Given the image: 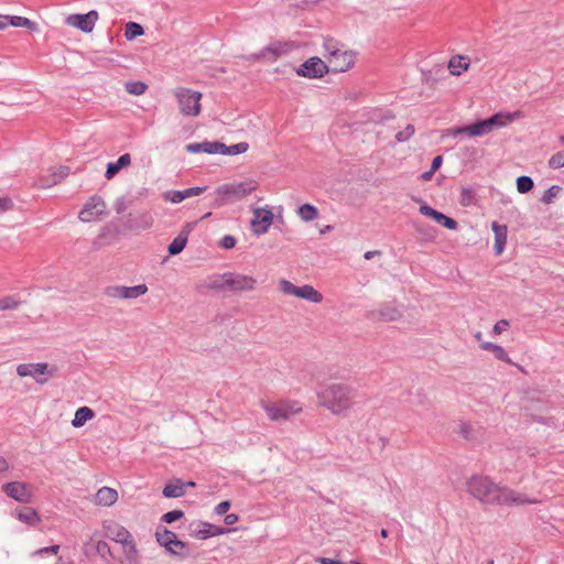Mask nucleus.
Here are the masks:
<instances>
[{
    "instance_id": "34",
    "label": "nucleus",
    "mask_w": 564,
    "mask_h": 564,
    "mask_svg": "<svg viewBox=\"0 0 564 564\" xmlns=\"http://www.w3.org/2000/svg\"><path fill=\"white\" fill-rule=\"evenodd\" d=\"M218 148L219 151H217V154L238 155L246 153L249 149V144L247 142H239L228 147L221 142H218Z\"/></svg>"
},
{
    "instance_id": "41",
    "label": "nucleus",
    "mask_w": 564,
    "mask_h": 564,
    "mask_svg": "<svg viewBox=\"0 0 564 564\" xmlns=\"http://www.w3.org/2000/svg\"><path fill=\"white\" fill-rule=\"evenodd\" d=\"M562 188L557 185H553L551 186L547 191L544 192L543 196H542V202L544 204H551L553 202V199L555 197L558 196V194L561 193Z\"/></svg>"
},
{
    "instance_id": "62",
    "label": "nucleus",
    "mask_w": 564,
    "mask_h": 564,
    "mask_svg": "<svg viewBox=\"0 0 564 564\" xmlns=\"http://www.w3.org/2000/svg\"><path fill=\"white\" fill-rule=\"evenodd\" d=\"M376 254H380V251H368L365 253V258L369 260Z\"/></svg>"
},
{
    "instance_id": "60",
    "label": "nucleus",
    "mask_w": 564,
    "mask_h": 564,
    "mask_svg": "<svg viewBox=\"0 0 564 564\" xmlns=\"http://www.w3.org/2000/svg\"><path fill=\"white\" fill-rule=\"evenodd\" d=\"M9 469V465L7 460L2 457H0V471H6Z\"/></svg>"
},
{
    "instance_id": "5",
    "label": "nucleus",
    "mask_w": 564,
    "mask_h": 564,
    "mask_svg": "<svg viewBox=\"0 0 564 564\" xmlns=\"http://www.w3.org/2000/svg\"><path fill=\"white\" fill-rule=\"evenodd\" d=\"M261 408L271 421H286L300 414L303 411L302 405L297 401L280 400L276 402L262 400Z\"/></svg>"
},
{
    "instance_id": "15",
    "label": "nucleus",
    "mask_w": 564,
    "mask_h": 564,
    "mask_svg": "<svg viewBox=\"0 0 564 564\" xmlns=\"http://www.w3.org/2000/svg\"><path fill=\"white\" fill-rule=\"evenodd\" d=\"M99 19V13L91 10L85 14H70L66 18V24L85 33H90Z\"/></svg>"
},
{
    "instance_id": "12",
    "label": "nucleus",
    "mask_w": 564,
    "mask_h": 564,
    "mask_svg": "<svg viewBox=\"0 0 564 564\" xmlns=\"http://www.w3.org/2000/svg\"><path fill=\"white\" fill-rule=\"evenodd\" d=\"M107 214V205L101 196L94 195L89 197L78 214V218L84 223H94L101 219Z\"/></svg>"
},
{
    "instance_id": "29",
    "label": "nucleus",
    "mask_w": 564,
    "mask_h": 564,
    "mask_svg": "<svg viewBox=\"0 0 564 564\" xmlns=\"http://www.w3.org/2000/svg\"><path fill=\"white\" fill-rule=\"evenodd\" d=\"M165 498H181L186 494L185 482L175 479L173 482L166 484L162 490Z\"/></svg>"
},
{
    "instance_id": "32",
    "label": "nucleus",
    "mask_w": 564,
    "mask_h": 564,
    "mask_svg": "<svg viewBox=\"0 0 564 564\" xmlns=\"http://www.w3.org/2000/svg\"><path fill=\"white\" fill-rule=\"evenodd\" d=\"M229 531L230 530L224 529L221 527H217L212 523L204 522V523H202V529H199L196 532V536L198 539L205 540L210 536H217V535L225 534L226 532H229Z\"/></svg>"
},
{
    "instance_id": "49",
    "label": "nucleus",
    "mask_w": 564,
    "mask_h": 564,
    "mask_svg": "<svg viewBox=\"0 0 564 564\" xmlns=\"http://www.w3.org/2000/svg\"><path fill=\"white\" fill-rule=\"evenodd\" d=\"M510 326V323L509 321L507 319H500L499 322H497L494 326V334L495 335H500L502 334L503 332H506Z\"/></svg>"
},
{
    "instance_id": "23",
    "label": "nucleus",
    "mask_w": 564,
    "mask_h": 564,
    "mask_svg": "<svg viewBox=\"0 0 564 564\" xmlns=\"http://www.w3.org/2000/svg\"><path fill=\"white\" fill-rule=\"evenodd\" d=\"M206 189V186H195L183 191H170L164 193V198L172 204H178L186 198L203 194Z\"/></svg>"
},
{
    "instance_id": "1",
    "label": "nucleus",
    "mask_w": 564,
    "mask_h": 564,
    "mask_svg": "<svg viewBox=\"0 0 564 564\" xmlns=\"http://www.w3.org/2000/svg\"><path fill=\"white\" fill-rule=\"evenodd\" d=\"M469 494L485 503L500 506L535 505L540 500L528 498L524 494L495 484L489 477L475 475L467 482Z\"/></svg>"
},
{
    "instance_id": "33",
    "label": "nucleus",
    "mask_w": 564,
    "mask_h": 564,
    "mask_svg": "<svg viewBox=\"0 0 564 564\" xmlns=\"http://www.w3.org/2000/svg\"><path fill=\"white\" fill-rule=\"evenodd\" d=\"M188 240V230L183 229L178 235L173 239V241L169 246V253L171 256H175L181 253L186 247Z\"/></svg>"
},
{
    "instance_id": "45",
    "label": "nucleus",
    "mask_w": 564,
    "mask_h": 564,
    "mask_svg": "<svg viewBox=\"0 0 564 564\" xmlns=\"http://www.w3.org/2000/svg\"><path fill=\"white\" fill-rule=\"evenodd\" d=\"M184 517V512L182 510H173V511H169L166 513H164L162 516V520L165 522V523H172L176 520H180Z\"/></svg>"
},
{
    "instance_id": "61",
    "label": "nucleus",
    "mask_w": 564,
    "mask_h": 564,
    "mask_svg": "<svg viewBox=\"0 0 564 564\" xmlns=\"http://www.w3.org/2000/svg\"><path fill=\"white\" fill-rule=\"evenodd\" d=\"M434 173H435V172H434V171H432V170H430V171H427V172H424V173L422 174V178H423L424 181H430V180L432 178V176H433V174H434Z\"/></svg>"
},
{
    "instance_id": "4",
    "label": "nucleus",
    "mask_w": 564,
    "mask_h": 564,
    "mask_svg": "<svg viewBox=\"0 0 564 564\" xmlns=\"http://www.w3.org/2000/svg\"><path fill=\"white\" fill-rule=\"evenodd\" d=\"M257 188L258 182L254 180L224 184L214 192L215 205L223 206L232 200L243 199L256 192Z\"/></svg>"
},
{
    "instance_id": "37",
    "label": "nucleus",
    "mask_w": 564,
    "mask_h": 564,
    "mask_svg": "<svg viewBox=\"0 0 564 564\" xmlns=\"http://www.w3.org/2000/svg\"><path fill=\"white\" fill-rule=\"evenodd\" d=\"M144 30L141 24L137 22H128L126 24L124 36L128 41H132L138 36L143 35Z\"/></svg>"
},
{
    "instance_id": "19",
    "label": "nucleus",
    "mask_w": 564,
    "mask_h": 564,
    "mask_svg": "<svg viewBox=\"0 0 564 564\" xmlns=\"http://www.w3.org/2000/svg\"><path fill=\"white\" fill-rule=\"evenodd\" d=\"M155 535L160 545L164 546L169 552L173 554H181L186 547V544L178 540L174 532L167 529L158 531Z\"/></svg>"
},
{
    "instance_id": "35",
    "label": "nucleus",
    "mask_w": 564,
    "mask_h": 564,
    "mask_svg": "<svg viewBox=\"0 0 564 564\" xmlns=\"http://www.w3.org/2000/svg\"><path fill=\"white\" fill-rule=\"evenodd\" d=\"M469 67V59L465 56H454L448 63V68L453 75H460L463 70Z\"/></svg>"
},
{
    "instance_id": "3",
    "label": "nucleus",
    "mask_w": 564,
    "mask_h": 564,
    "mask_svg": "<svg viewBox=\"0 0 564 564\" xmlns=\"http://www.w3.org/2000/svg\"><path fill=\"white\" fill-rule=\"evenodd\" d=\"M512 120L513 115L498 112L488 119L477 121L469 126L448 129L447 134L452 137H457L459 134H467L469 137L485 135L490 133L495 129L507 126Z\"/></svg>"
},
{
    "instance_id": "51",
    "label": "nucleus",
    "mask_w": 564,
    "mask_h": 564,
    "mask_svg": "<svg viewBox=\"0 0 564 564\" xmlns=\"http://www.w3.org/2000/svg\"><path fill=\"white\" fill-rule=\"evenodd\" d=\"M384 321H394L399 316V312L394 308H386L380 312Z\"/></svg>"
},
{
    "instance_id": "13",
    "label": "nucleus",
    "mask_w": 564,
    "mask_h": 564,
    "mask_svg": "<svg viewBox=\"0 0 564 564\" xmlns=\"http://www.w3.org/2000/svg\"><path fill=\"white\" fill-rule=\"evenodd\" d=\"M225 285L227 290L232 292H248L253 291L257 288V280L252 275L226 272L225 273Z\"/></svg>"
},
{
    "instance_id": "14",
    "label": "nucleus",
    "mask_w": 564,
    "mask_h": 564,
    "mask_svg": "<svg viewBox=\"0 0 564 564\" xmlns=\"http://www.w3.org/2000/svg\"><path fill=\"white\" fill-rule=\"evenodd\" d=\"M148 292L145 284L134 286L115 285L106 289L105 293L112 300H133L144 295Z\"/></svg>"
},
{
    "instance_id": "46",
    "label": "nucleus",
    "mask_w": 564,
    "mask_h": 564,
    "mask_svg": "<svg viewBox=\"0 0 564 564\" xmlns=\"http://www.w3.org/2000/svg\"><path fill=\"white\" fill-rule=\"evenodd\" d=\"M415 129L413 124H408L403 131L397 133L395 138L399 142L408 140L411 135H413Z\"/></svg>"
},
{
    "instance_id": "9",
    "label": "nucleus",
    "mask_w": 564,
    "mask_h": 564,
    "mask_svg": "<svg viewBox=\"0 0 564 564\" xmlns=\"http://www.w3.org/2000/svg\"><path fill=\"white\" fill-rule=\"evenodd\" d=\"M326 66L328 72L339 73L349 68L352 57L349 52L341 50L334 43L326 44Z\"/></svg>"
},
{
    "instance_id": "47",
    "label": "nucleus",
    "mask_w": 564,
    "mask_h": 564,
    "mask_svg": "<svg viewBox=\"0 0 564 564\" xmlns=\"http://www.w3.org/2000/svg\"><path fill=\"white\" fill-rule=\"evenodd\" d=\"M237 243V240L234 236L227 235L221 238L219 241V246L224 249H232Z\"/></svg>"
},
{
    "instance_id": "6",
    "label": "nucleus",
    "mask_w": 564,
    "mask_h": 564,
    "mask_svg": "<svg viewBox=\"0 0 564 564\" xmlns=\"http://www.w3.org/2000/svg\"><path fill=\"white\" fill-rule=\"evenodd\" d=\"M180 113L184 117L196 118L202 112V93L186 88L178 87L174 91Z\"/></svg>"
},
{
    "instance_id": "28",
    "label": "nucleus",
    "mask_w": 564,
    "mask_h": 564,
    "mask_svg": "<svg viewBox=\"0 0 564 564\" xmlns=\"http://www.w3.org/2000/svg\"><path fill=\"white\" fill-rule=\"evenodd\" d=\"M186 151L189 153H207V154H217L219 151L218 141H205L199 143H191L185 147Z\"/></svg>"
},
{
    "instance_id": "55",
    "label": "nucleus",
    "mask_w": 564,
    "mask_h": 564,
    "mask_svg": "<svg viewBox=\"0 0 564 564\" xmlns=\"http://www.w3.org/2000/svg\"><path fill=\"white\" fill-rule=\"evenodd\" d=\"M462 203L463 205H468L470 203V199L473 197V191L471 189H464L462 194Z\"/></svg>"
},
{
    "instance_id": "36",
    "label": "nucleus",
    "mask_w": 564,
    "mask_h": 564,
    "mask_svg": "<svg viewBox=\"0 0 564 564\" xmlns=\"http://www.w3.org/2000/svg\"><path fill=\"white\" fill-rule=\"evenodd\" d=\"M6 20L9 21V24L14 28H26L30 31H37V25L33 21L28 18L19 17V15H6Z\"/></svg>"
},
{
    "instance_id": "24",
    "label": "nucleus",
    "mask_w": 564,
    "mask_h": 564,
    "mask_svg": "<svg viewBox=\"0 0 564 564\" xmlns=\"http://www.w3.org/2000/svg\"><path fill=\"white\" fill-rule=\"evenodd\" d=\"M491 228L495 232L496 253L501 254L507 243L508 228L506 225H500L497 221L492 223Z\"/></svg>"
},
{
    "instance_id": "50",
    "label": "nucleus",
    "mask_w": 564,
    "mask_h": 564,
    "mask_svg": "<svg viewBox=\"0 0 564 564\" xmlns=\"http://www.w3.org/2000/svg\"><path fill=\"white\" fill-rule=\"evenodd\" d=\"M96 551L102 556L107 557L110 555V547L105 541H97Z\"/></svg>"
},
{
    "instance_id": "56",
    "label": "nucleus",
    "mask_w": 564,
    "mask_h": 564,
    "mask_svg": "<svg viewBox=\"0 0 564 564\" xmlns=\"http://www.w3.org/2000/svg\"><path fill=\"white\" fill-rule=\"evenodd\" d=\"M442 162H443V159L441 155L435 156L432 161L431 170L436 172L441 167Z\"/></svg>"
},
{
    "instance_id": "39",
    "label": "nucleus",
    "mask_w": 564,
    "mask_h": 564,
    "mask_svg": "<svg viewBox=\"0 0 564 564\" xmlns=\"http://www.w3.org/2000/svg\"><path fill=\"white\" fill-rule=\"evenodd\" d=\"M415 229L424 241H433L436 237L434 228L429 225L417 224Z\"/></svg>"
},
{
    "instance_id": "43",
    "label": "nucleus",
    "mask_w": 564,
    "mask_h": 564,
    "mask_svg": "<svg viewBox=\"0 0 564 564\" xmlns=\"http://www.w3.org/2000/svg\"><path fill=\"white\" fill-rule=\"evenodd\" d=\"M122 545H123V550H124L127 557L131 561L135 560L137 547L132 540V536L127 542H124Z\"/></svg>"
},
{
    "instance_id": "11",
    "label": "nucleus",
    "mask_w": 564,
    "mask_h": 564,
    "mask_svg": "<svg viewBox=\"0 0 564 564\" xmlns=\"http://www.w3.org/2000/svg\"><path fill=\"white\" fill-rule=\"evenodd\" d=\"M251 212L250 228L253 235L262 236L267 234L274 219L272 209L269 206L252 207Z\"/></svg>"
},
{
    "instance_id": "42",
    "label": "nucleus",
    "mask_w": 564,
    "mask_h": 564,
    "mask_svg": "<svg viewBox=\"0 0 564 564\" xmlns=\"http://www.w3.org/2000/svg\"><path fill=\"white\" fill-rule=\"evenodd\" d=\"M225 273L215 275L210 279L208 286L213 290H227V285H225Z\"/></svg>"
},
{
    "instance_id": "21",
    "label": "nucleus",
    "mask_w": 564,
    "mask_h": 564,
    "mask_svg": "<svg viewBox=\"0 0 564 564\" xmlns=\"http://www.w3.org/2000/svg\"><path fill=\"white\" fill-rule=\"evenodd\" d=\"M420 213L426 217L434 219L436 223L443 225L447 229L455 230L458 226L457 221L441 212L435 210L429 205H422L420 207Z\"/></svg>"
},
{
    "instance_id": "16",
    "label": "nucleus",
    "mask_w": 564,
    "mask_h": 564,
    "mask_svg": "<svg viewBox=\"0 0 564 564\" xmlns=\"http://www.w3.org/2000/svg\"><path fill=\"white\" fill-rule=\"evenodd\" d=\"M295 73L301 77L321 78L328 73V67L319 57H311L296 68Z\"/></svg>"
},
{
    "instance_id": "7",
    "label": "nucleus",
    "mask_w": 564,
    "mask_h": 564,
    "mask_svg": "<svg viewBox=\"0 0 564 564\" xmlns=\"http://www.w3.org/2000/svg\"><path fill=\"white\" fill-rule=\"evenodd\" d=\"M299 48L295 41H273L263 46L258 53L253 54L250 58L254 62L275 63L276 61L286 57L293 51Z\"/></svg>"
},
{
    "instance_id": "17",
    "label": "nucleus",
    "mask_w": 564,
    "mask_h": 564,
    "mask_svg": "<svg viewBox=\"0 0 564 564\" xmlns=\"http://www.w3.org/2000/svg\"><path fill=\"white\" fill-rule=\"evenodd\" d=\"M2 490L13 500L21 503H29L33 499L31 487L23 481H11L2 486Z\"/></svg>"
},
{
    "instance_id": "38",
    "label": "nucleus",
    "mask_w": 564,
    "mask_h": 564,
    "mask_svg": "<svg viewBox=\"0 0 564 564\" xmlns=\"http://www.w3.org/2000/svg\"><path fill=\"white\" fill-rule=\"evenodd\" d=\"M124 88L128 94L133 96H141L148 89V85L143 82H128L124 85Z\"/></svg>"
},
{
    "instance_id": "31",
    "label": "nucleus",
    "mask_w": 564,
    "mask_h": 564,
    "mask_svg": "<svg viewBox=\"0 0 564 564\" xmlns=\"http://www.w3.org/2000/svg\"><path fill=\"white\" fill-rule=\"evenodd\" d=\"M106 529L108 536H110L113 541L118 543L123 544L131 538L130 532L119 524L113 523L111 525L106 527Z\"/></svg>"
},
{
    "instance_id": "26",
    "label": "nucleus",
    "mask_w": 564,
    "mask_h": 564,
    "mask_svg": "<svg viewBox=\"0 0 564 564\" xmlns=\"http://www.w3.org/2000/svg\"><path fill=\"white\" fill-rule=\"evenodd\" d=\"M131 164V156L129 153H124L116 162H109L105 176L107 180H111L121 169L128 167Z\"/></svg>"
},
{
    "instance_id": "22",
    "label": "nucleus",
    "mask_w": 564,
    "mask_h": 564,
    "mask_svg": "<svg viewBox=\"0 0 564 564\" xmlns=\"http://www.w3.org/2000/svg\"><path fill=\"white\" fill-rule=\"evenodd\" d=\"M420 213L426 217L434 219L436 223L443 225L447 229L455 230L458 226L457 221L441 212L435 210L429 205H422L420 207Z\"/></svg>"
},
{
    "instance_id": "48",
    "label": "nucleus",
    "mask_w": 564,
    "mask_h": 564,
    "mask_svg": "<svg viewBox=\"0 0 564 564\" xmlns=\"http://www.w3.org/2000/svg\"><path fill=\"white\" fill-rule=\"evenodd\" d=\"M494 355L498 360L505 361L510 365L513 364L509 358L508 354L506 352V350L499 345L496 347Z\"/></svg>"
},
{
    "instance_id": "63",
    "label": "nucleus",
    "mask_w": 564,
    "mask_h": 564,
    "mask_svg": "<svg viewBox=\"0 0 564 564\" xmlns=\"http://www.w3.org/2000/svg\"><path fill=\"white\" fill-rule=\"evenodd\" d=\"M9 24V22H6V19L4 17L2 18V20H0V30H3L6 29Z\"/></svg>"
},
{
    "instance_id": "25",
    "label": "nucleus",
    "mask_w": 564,
    "mask_h": 564,
    "mask_svg": "<svg viewBox=\"0 0 564 564\" xmlns=\"http://www.w3.org/2000/svg\"><path fill=\"white\" fill-rule=\"evenodd\" d=\"M95 415V412L89 406H80L74 414L72 426L75 429L83 427L87 422L91 421Z\"/></svg>"
},
{
    "instance_id": "30",
    "label": "nucleus",
    "mask_w": 564,
    "mask_h": 564,
    "mask_svg": "<svg viewBox=\"0 0 564 564\" xmlns=\"http://www.w3.org/2000/svg\"><path fill=\"white\" fill-rule=\"evenodd\" d=\"M296 215L302 221L310 223L318 218L319 210L314 205L305 203L296 208Z\"/></svg>"
},
{
    "instance_id": "20",
    "label": "nucleus",
    "mask_w": 564,
    "mask_h": 564,
    "mask_svg": "<svg viewBox=\"0 0 564 564\" xmlns=\"http://www.w3.org/2000/svg\"><path fill=\"white\" fill-rule=\"evenodd\" d=\"M119 499V494L115 488L104 486L97 490L93 502L98 507H111Z\"/></svg>"
},
{
    "instance_id": "58",
    "label": "nucleus",
    "mask_w": 564,
    "mask_h": 564,
    "mask_svg": "<svg viewBox=\"0 0 564 564\" xmlns=\"http://www.w3.org/2000/svg\"><path fill=\"white\" fill-rule=\"evenodd\" d=\"M58 550H59L58 545H53V546H50V547L41 549L36 553L37 554H42V553L51 552L53 554H57Z\"/></svg>"
},
{
    "instance_id": "53",
    "label": "nucleus",
    "mask_w": 564,
    "mask_h": 564,
    "mask_svg": "<svg viewBox=\"0 0 564 564\" xmlns=\"http://www.w3.org/2000/svg\"><path fill=\"white\" fill-rule=\"evenodd\" d=\"M315 562L318 563V564H345L339 558H329V557H323V556L316 557Z\"/></svg>"
},
{
    "instance_id": "18",
    "label": "nucleus",
    "mask_w": 564,
    "mask_h": 564,
    "mask_svg": "<svg viewBox=\"0 0 564 564\" xmlns=\"http://www.w3.org/2000/svg\"><path fill=\"white\" fill-rule=\"evenodd\" d=\"M69 167L67 166H53L37 180V186L40 188L55 186L64 181L69 175Z\"/></svg>"
},
{
    "instance_id": "44",
    "label": "nucleus",
    "mask_w": 564,
    "mask_h": 564,
    "mask_svg": "<svg viewBox=\"0 0 564 564\" xmlns=\"http://www.w3.org/2000/svg\"><path fill=\"white\" fill-rule=\"evenodd\" d=\"M549 165L552 169H560L564 166V151H560L551 156Z\"/></svg>"
},
{
    "instance_id": "40",
    "label": "nucleus",
    "mask_w": 564,
    "mask_h": 564,
    "mask_svg": "<svg viewBox=\"0 0 564 564\" xmlns=\"http://www.w3.org/2000/svg\"><path fill=\"white\" fill-rule=\"evenodd\" d=\"M517 188L521 194L528 193L533 188V181L529 176H520L517 180Z\"/></svg>"
},
{
    "instance_id": "64",
    "label": "nucleus",
    "mask_w": 564,
    "mask_h": 564,
    "mask_svg": "<svg viewBox=\"0 0 564 564\" xmlns=\"http://www.w3.org/2000/svg\"><path fill=\"white\" fill-rule=\"evenodd\" d=\"M330 229H332V227L329 225H327L323 229H321L319 232L323 235V234L329 231Z\"/></svg>"
},
{
    "instance_id": "10",
    "label": "nucleus",
    "mask_w": 564,
    "mask_h": 564,
    "mask_svg": "<svg viewBox=\"0 0 564 564\" xmlns=\"http://www.w3.org/2000/svg\"><path fill=\"white\" fill-rule=\"evenodd\" d=\"M56 367H51L46 362L21 364L17 367V373L22 377H31L37 383L44 384L54 376Z\"/></svg>"
},
{
    "instance_id": "57",
    "label": "nucleus",
    "mask_w": 564,
    "mask_h": 564,
    "mask_svg": "<svg viewBox=\"0 0 564 564\" xmlns=\"http://www.w3.org/2000/svg\"><path fill=\"white\" fill-rule=\"evenodd\" d=\"M224 521L227 525L235 524L238 521V516L235 513H229L225 517Z\"/></svg>"
},
{
    "instance_id": "2",
    "label": "nucleus",
    "mask_w": 564,
    "mask_h": 564,
    "mask_svg": "<svg viewBox=\"0 0 564 564\" xmlns=\"http://www.w3.org/2000/svg\"><path fill=\"white\" fill-rule=\"evenodd\" d=\"M341 376L339 370L332 373L330 379L317 391V400L321 406L326 408L333 414H341L350 406L351 390L349 369Z\"/></svg>"
},
{
    "instance_id": "27",
    "label": "nucleus",
    "mask_w": 564,
    "mask_h": 564,
    "mask_svg": "<svg viewBox=\"0 0 564 564\" xmlns=\"http://www.w3.org/2000/svg\"><path fill=\"white\" fill-rule=\"evenodd\" d=\"M15 516L21 522H23L28 525H36V524L41 523V521H42L37 511L30 507H25V508H21V509L17 510Z\"/></svg>"
},
{
    "instance_id": "52",
    "label": "nucleus",
    "mask_w": 564,
    "mask_h": 564,
    "mask_svg": "<svg viewBox=\"0 0 564 564\" xmlns=\"http://www.w3.org/2000/svg\"><path fill=\"white\" fill-rule=\"evenodd\" d=\"M13 204L12 200L8 197H0V214L10 210Z\"/></svg>"
},
{
    "instance_id": "54",
    "label": "nucleus",
    "mask_w": 564,
    "mask_h": 564,
    "mask_svg": "<svg viewBox=\"0 0 564 564\" xmlns=\"http://www.w3.org/2000/svg\"><path fill=\"white\" fill-rule=\"evenodd\" d=\"M229 508H230V502L226 500L216 506L215 512H216V514L221 516V514H225L229 510Z\"/></svg>"
},
{
    "instance_id": "8",
    "label": "nucleus",
    "mask_w": 564,
    "mask_h": 564,
    "mask_svg": "<svg viewBox=\"0 0 564 564\" xmlns=\"http://www.w3.org/2000/svg\"><path fill=\"white\" fill-rule=\"evenodd\" d=\"M279 290L283 295L310 303L319 304L323 302V294L311 284L295 285L290 280L281 279L279 281Z\"/></svg>"
},
{
    "instance_id": "59",
    "label": "nucleus",
    "mask_w": 564,
    "mask_h": 564,
    "mask_svg": "<svg viewBox=\"0 0 564 564\" xmlns=\"http://www.w3.org/2000/svg\"><path fill=\"white\" fill-rule=\"evenodd\" d=\"M497 346H498V345H496V344H492V343H488V341H486V343H482V344L480 345V348H481L482 350H488V351H492V352H494Z\"/></svg>"
}]
</instances>
